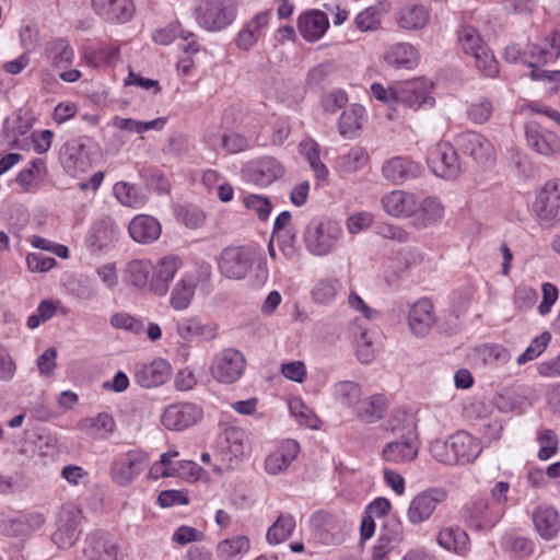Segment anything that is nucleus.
<instances>
[{
    "mask_svg": "<svg viewBox=\"0 0 560 560\" xmlns=\"http://www.w3.org/2000/svg\"><path fill=\"white\" fill-rule=\"evenodd\" d=\"M384 211L394 218H411L417 210L418 198L405 190H393L381 199Z\"/></svg>",
    "mask_w": 560,
    "mask_h": 560,
    "instance_id": "27",
    "label": "nucleus"
},
{
    "mask_svg": "<svg viewBox=\"0 0 560 560\" xmlns=\"http://www.w3.org/2000/svg\"><path fill=\"white\" fill-rule=\"evenodd\" d=\"M457 42L463 52L474 58L476 68L486 77L493 78L498 74V61L475 27L460 26L457 31Z\"/></svg>",
    "mask_w": 560,
    "mask_h": 560,
    "instance_id": "3",
    "label": "nucleus"
},
{
    "mask_svg": "<svg viewBox=\"0 0 560 560\" xmlns=\"http://www.w3.org/2000/svg\"><path fill=\"white\" fill-rule=\"evenodd\" d=\"M284 174L282 164L271 156H265L246 168L245 177L249 183L267 187Z\"/></svg>",
    "mask_w": 560,
    "mask_h": 560,
    "instance_id": "23",
    "label": "nucleus"
},
{
    "mask_svg": "<svg viewBox=\"0 0 560 560\" xmlns=\"http://www.w3.org/2000/svg\"><path fill=\"white\" fill-rule=\"evenodd\" d=\"M447 499L445 489L436 487L429 488L415 495L407 510V520L412 525L428 521L439 504Z\"/></svg>",
    "mask_w": 560,
    "mask_h": 560,
    "instance_id": "10",
    "label": "nucleus"
},
{
    "mask_svg": "<svg viewBox=\"0 0 560 560\" xmlns=\"http://www.w3.org/2000/svg\"><path fill=\"white\" fill-rule=\"evenodd\" d=\"M46 55L49 62L58 68L63 69L60 79L70 82V70H67L70 62V48L67 39H56L48 44Z\"/></svg>",
    "mask_w": 560,
    "mask_h": 560,
    "instance_id": "41",
    "label": "nucleus"
},
{
    "mask_svg": "<svg viewBox=\"0 0 560 560\" xmlns=\"http://www.w3.org/2000/svg\"><path fill=\"white\" fill-rule=\"evenodd\" d=\"M434 324V306L429 299H419L411 305L408 313V327L413 336L419 338L427 336Z\"/></svg>",
    "mask_w": 560,
    "mask_h": 560,
    "instance_id": "22",
    "label": "nucleus"
},
{
    "mask_svg": "<svg viewBox=\"0 0 560 560\" xmlns=\"http://www.w3.org/2000/svg\"><path fill=\"white\" fill-rule=\"evenodd\" d=\"M493 104L488 98L471 103L467 108V118L477 125L486 124L492 116Z\"/></svg>",
    "mask_w": 560,
    "mask_h": 560,
    "instance_id": "56",
    "label": "nucleus"
},
{
    "mask_svg": "<svg viewBox=\"0 0 560 560\" xmlns=\"http://www.w3.org/2000/svg\"><path fill=\"white\" fill-rule=\"evenodd\" d=\"M243 205L249 211L257 214L258 219L265 221L268 219L272 205L267 197L259 195H246L243 197Z\"/></svg>",
    "mask_w": 560,
    "mask_h": 560,
    "instance_id": "59",
    "label": "nucleus"
},
{
    "mask_svg": "<svg viewBox=\"0 0 560 560\" xmlns=\"http://www.w3.org/2000/svg\"><path fill=\"white\" fill-rule=\"evenodd\" d=\"M476 352L482 362L491 368H503L511 361L510 350L499 343L482 345Z\"/></svg>",
    "mask_w": 560,
    "mask_h": 560,
    "instance_id": "46",
    "label": "nucleus"
},
{
    "mask_svg": "<svg viewBox=\"0 0 560 560\" xmlns=\"http://www.w3.org/2000/svg\"><path fill=\"white\" fill-rule=\"evenodd\" d=\"M114 418L106 412L81 420L78 428L89 435L105 439L115 430Z\"/></svg>",
    "mask_w": 560,
    "mask_h": 560,
    "instance_id": "42",
    "label": "nucleus"
},
{
    "mask_svg": "<svg viewBox=\"0 0 560 560\" xmlns=\"http://www.w3.org/2000/svg\"><path fill=\"white\" fill-rule=\"evenodd\" d=\"M152 266L149 260L133 259L129 261L124 270L125 282L136 289H144L148 284Z\"/></svg>",
    "mask_w": 560,
    "mask_h": 560,
    "instance_id": "44",
    "label": "nucleus"
},
{
    "mask_svg": "<svg viewBox=\"0 0 560 560\" xmlns=\"http://www.w3.org/2000/svg\"><path fill=\"white\" fill-rule=\"evenodd\" d=\"M178 36L187 42L183 47L187 54H195L199 50L197 43L192 39L195 35L191 32L183 31L178 22L170 23L166 27L155 31L152 38L156 44L168 45Z\"/></svg>",
    "mask_w": 560,
    "mask_h": 560,
    "instance_id": "38",
    "label": "nucleus"
},
{
    "mask_svg": "<svg viewBox=\"0 0 560 560\" xmlns=\"http://www.w3.org/2000/svg\"><path fill=\"white\" fill-rule=\"evenodd\" d=\"M44 162L39 159L34 160L31 163V167L24 171H21L16 176V183L23 188L25 191H30L34 188L39 179L40 174L44 171Z\"/></svg>",
    "mask_w": 560,
    "mask_h": 560,
    "instance_id": "54",
    "label": "nucleus"
},
{
    "mask_svg": "<svg viewBox=\"0 0 560 560\" xmlns=\"http://www.w3.org/2000/svg\"><path fill=\"white\" fill-rule=\"evenodd\" d=\"M402 541L401 533L381 534L372 550V560H384V558Z\"/></svg>",
    "mask_w": 560,
    "mask_h": 560,
    "instance_id": "58",
    "label": "nucleus"
},
{
    "mask_svg": "<svg viewBox=\"0 0 560 560\" xmlns=\"http://www.w3.org/2000/svg\"><path fill=\"white\" fill-rule=\"evenodd\" d=\"M526 49V65L530 68L557 60L560 56V31H552L542 45L530 44Z\"/></svg>",
    "mask_w": 560,
    "mask_h": 560,
    "instance_id": "25",
    "label": "nucleus"
},
{
    "mask_svg": "<svg viewBox=\"0 0 560 560\" xmlns=\"http://www.w3.org/2000/svg\"><path fill=\"white\" fill-rule=\"evenodd\" d=\"M369 154L363 147L354 145L347 153L337 158V168L342 173H354L363 168L369 162Z\"/></svg>",
    "mask_w": 560,
    "mask_h": 560,
    "instance_id": "45",
    "label": "nucleus"
},
{
    "mask_svg": "<svg viewBox=\"0 0 560 560\" xmlns=\"http://www.w3.org/2000/svg\"><path fill=\"white\" fill-rule=\"evenodd\" d=\"M503 514V509L493 506L485 499H477L465 508V521L476 529L492 528Z\"/></svg>",
    "mask_w": 560,
    "mask_h": 560,
    "instance_id": "19",
    "label": "nucleus"
},
{
    "mask_svg": "<svg viewBox=\"0 0 560 560\" xmlns=\"http://www.w3.org/2000/svg\"><path fill=\"white\" fill-rule=\"evenodd\" d=\"M365 121V109L359 104H352L343 110L338 121L339 135L346 139H354Z\"/></svg>",
    "mask_w": 560,
    "mask_h": 560,
    "instance_id": "37",
    "label": "nucleus"
},
{
    "mask_svg": "<svg viewBox=\"0 0 560 560\" xmlns=\"http://www.w3.org/2000/svg\"><path fill=\"white\" fill-rule=\"evenodd\" d=\"M270 15V11L259 12L243 26L236 39L240 49L249 50L256 45L269 23Z\"/></svg>",
    "mask_w": 560,
    "mask_h": 560,
    "instance_id": "30",
    "label": "nucleus"
},
{
    "mask_svg": "<svg viewBox=\"0 0 560 560\" xmlns=\"http://www.w3.org/2000/svg\"><path fill=\"white\" fill-rule=\"evenodd\" d=\"M478 439L466 431H458L446 441H434L430 453L438 462L446 465H465L472 463L481 453Z\"/></svg>",
    "mask_w": 560,
    "mask_h": 560,
    "instance_id": "2",
    "label": "nucleus"
},
{
    "mask_svg": "<svg viewBox=\"0 0 560 560\" xmlns=\"http://www.w3.org/2000/svg\"><path fill=\"white\" fill-rule=\"evenodd\" d=\"M98 154L97 144L90 138L84 139L83 142L79 144V151L77 159L74 161L75 174L72 175L75 179H78V188L79 191L84 194L86 201L81 205V207L75 211L74 215V224L82 223L88 214V209L92 205L94 200V196L98 188L101 187L105 174L102 171L95 172L89 178H81L77 172H85L86 167L91 166L93 161Z\"/></svg>",
    "mask_w": 560,
    "mask_h": 560,
    "instance_id": "1",
    "label": "nucleus"
},
{
    "mask_svg": "<svg viewBox=\"0 0 560 560\" xmlns=\"http://www.w3.org/2000/svg\"><path fill=\"white\" fill-rule=\"evenodd\" d=\"M82 551L89 560H118L119 558L118 541L105 530L88 534Z\"/></svg>",
    "mask_w": 560,
    "mask_h": 560,
    "instance_id": "12",
    "label": "nucleus"
},
{
    "mask_svg": "<svg viewBox=\"0 0 560 560\" xmlns=\"http://www.w3.org/2000/svg\"><path fill=\"white\" fill-rule=\"evenodd\" d=\"M302 149L315 176L320 180L326 179L328 170L319 159L318 144L315 141H310L302 144Z\"/></svg>",
    "mask_w": 560,
    "mask_h": 560,
    "instance_id": "57",
    "label": "nucleus"
},
{
    "mask_svg": "<svg viewBox=\"0 0 560 560\" xmlns=\"http://www.w3.org/2000/svg\"><path fill=\"white\" fill-rule=\"evenodd\" d=\"M533 522L544 539H552L559 532V515L552 506H538L533 513Z\"/></svg>",
    "mask_w": 560,
    "mask_h": 560,
    "instance_id": "40",
    "label": "nucleus"
},
{
    "mask_svg": "<svg viewBox=\"0 0 560 560\" xmlns=\"http://www.w3.org/2000/svg\"><path fill=\"white\" fill-rule=\"evenodd\" d=\"M172 375L171 364L161 358L148 363L135 365V382L143 388H156L164 385Z\"/></svg>",
    "mask_w": 560,
    "mask_h": 560,
    "instance_id": "14",
    "label": "nucleus"
},
{
    "mask_svg": "<svg viewBox=\"0 0 560 560\" xmlns=\"http://www.w3.org/2000/svg\"><path fill=\"white\" fill-rule=\"evenodd\" d=\"M388 402L383 394H374L362 401L355 408L357 418L365 423H374L384 418Z\"/></svg>",
    "mask_w": 560,
    "mask_h": 560,
    "instance_id": "36",
    "label": "nucleus"
},
{
    "mask_svg": "<svg viewBox=\"0 0 560 560\" xmlns=\"http://www.w3.org/2000/svg\"><path fill=\"white\" fill-rule=\"evenodd\" d=\"M52 542L60 549L70 547V505L63 503L56 515V530L51 535Z\"/></svg>",
    "mask_w": 560,
    "mask_h": 560,
    "instance_id": "48",
    "label": "nucleus"
},
{
    "mask_svg": "<svg viewBox=\"0 0 560 560\" xmlns=\"http://www.w3.org/2000/svg\"><path fill=\"white\" fill-rule=\"evenodd\" d=\"M428 164L436 176L445 179H455L462 171L457 152L447 142L438 143L429 151Z\"/></svg>",
    "mask_w": 560,
    "mask_h": 560,
    "instance_id": "11",
    "label": "nucleus"
},
{
    "mask_svg": "<svg viewBox=\"0 0 560 560\" xmlns=\"http://www.w3.org/2000/svg\"><path fill=\"white\" fill-rule=\"evenodd\" d=\"M396 21L406 31H419L428 25L430 12L422 4H408L398 10Z\"/></svg>",
    "mask_w": 560,
    "mask_h": 560,
    "instance_id": "35",
    "label": "nucleus"
},
{
    "mask_svg": "<svg viewBox=\"0 0 560 560\" xmlns=\"http://www.w3.org/2000/svg\"><path fill=\"white\" fill-rule=\"evenodd\" d=\"M118 238V226L110 219H104L91 228L85 237V246L91 254L100 255L114 246Z\"/></svg>",
    "mask_w": 560,
    "mask_h": 560,
    "instance_id": "20",
    "label": "nucleus"
},
{
    "mask_svg": "<svg viewBox=\"0 0 560 560\" xmlns=\"http://www.w3.org/2000/svg\"><path fill=\"white\" fill-rule=\"evenodd\" d=\"M149 456L142 451H129L115 458L110 464L109 476L120 486L127 487L145 469Z\"/></svg>",
    "mask_w": 560,
    "mask_h": 560,
    "instance_id": "7",
    "label": "nucleus"
},
{
    "mask_svg": "<svg viewBox=\"0 0 560 560\" xmlns=\"http://www.w3.org/2000/svg\"><path fill=\"white\" fill-rule=\"evenodd\" d=\"M212 276V267L207 261H198L190 271H187L182 278L197 288L198 284L207 283Z\"/></svg>",
    "mask_w": 560,
    "mask_h": 560,
    "instance_id": "62",
    "label": "nucleus"
},
{
    "mask_svg": "<svg viewBox=\"0 0 560 560\" xmlns=\"http://www.w3.org/2000/svg\"><path fill=\"white\" fill-rule=\"evenodd\" d=\"M235 18L233 0H202L196 9L197 23L207 31H221Z\"/></svg>",
    "mask_w": 560,
    "mask_h": 560,
    "instance_id": "5",
    "label": "nucleus"
},
{
    "mask_svg": "<svg viewBox=\"0 0 560 560\" xmlns=\"http://www.w3.org/2000/svg\"><path fill=\"white\" fill-rule=\"evenodd\" d=\"M537 441L540 444L538 458L547 460L558 452V438L553 430L545 429L539 432Z\"/></svg>",
    "mask_w": 560,
    "mask_h": 560,
    "instance_id": "60",
    "label": "nucleus"
},
{
    "mask_svg": "<svg viewBox=\"0 0 560 560\" xmlns=\"http://www.w3.org/2000/svg\"><path fill=\"white\" fill-rule=\"evenodd\" d=\"M221 144L222 150L226 153L234 154L246 150L248 148V140L245 136L234 131L223 132Z\"/></svg>",
    "mask_w": 560,
    "mask_h": 560,
    "instance_id": "63",
    "label": "nucleus"
},
{
    "mask_svg": "<svg viewBox=\"0 0 560 560\" xmlns=\"http://www.w3.org/2000/svg\"><path fill=\"white\" fill-rule=\"evenodd\" d=\"M436 540L443 549L458 556H465L470 550V540L467 533L456 525L441 528Z\"/></svg>",
    "mask_w": 560,
    "mask_h": 560,
    "instance_id": "34",
    "label": "nucleus"
},
{
    "mask_svg": "<svg viewBox=\"0 0 560 560\" xmlns=\"http://www.w3.org/2000/svg\"><path fill=\"white\" fill-rule=\"evenodd\" d=\"M202 410L191 402H177L167 406L162 415V424L167 430L182 431L198 423Z\"/></svg>",
    "mask_w": 560,
    "mask_h": 560,
    "instance_id": "13",
    "label": "nucleus"
},
{
    "mask_svg": "<svg viewBox=\"0 0 560 560\" xmlns=\"http://www.w3.org/2000/svg\"><path fill=\"white\" fill-rule=\"evenodd\" d=\"M182 259L176 255H167L159 260L153 271L150 290L156 295L163 296L168 291V284L182 267Z\"/></svg>",
    "mask_w": 560,
    "mask_h": 560,
    "instance_id": "26",
    "label": "nucleus"
},
{
    "mask_svg": "<svg viewBox=\"0 0 560 560\" xmlns=\"http://www.w3.org/2000/svg\"><path fill=\"white\" fill-rule=\"evenodd\" d=\"M331 390L335 399L346 407L359 404L362 395L361 386L352 381L337 382Z\"/></svg>",
    "mask_w": 560,
    "mask_h": 560,
    "instance_id": "51",
    "label": "nucleus"
},
{
    "mask_svg": "<svg viewBox=\"0 0 560 560\" xmlns=\"http://www.w3.org/2000/svg\"><path fill=\"white\" fill-rule=\"evenodd\" d=\"M382 174L385 179L394 184H401L418 177L421 174V166L409 158L394 156L383 164Z\"/></svg>",
    "mask_w": 560,
    "mask_h": 560,
    "instance_id": "28",
    "label": "nucleus"
},
{
    "mask_svg": "<svg viewBox=\"0 0 560 560\" xmlns=\"http://www.w3.org/2000/svg\"><path fill=\"white\" fill-rule=\"evenodd\" d=\"M537 220L542 224L560 221V179L547 180L538 190L533 206Z\"/></svg>",
    "mask_w": 560,
    "mask_h": 560,
    "instance_id": "9",
    "label": "nucleus"
},
{
    "mask_svg": "<svg viewBox=\"0 0 560 560\" xmlns=\"http://www.w3.org/2000/svg\"><path fill=\"white\" fill-rule=\"evenodd\" d=\"M342 234L340 224L332 220H312L304 233L306 249L315 256L328 255Z\"/></svg>",
    "mask_w": 560,
    "mask_h": 560,
    "instance_id": "4",
    "label": "nucleus"
},
{
    "mask_svg": "<svg viewBox=\"0 0 560 560\" xmlns=\"http://www.w3.org/2000/svg\"><path fill=\"white\" fill-rule=\"evenodd\" d=\"M420 443L415 432L408 431L399 440L384 445L382 458L393 464H407L415 460L419 454Z\"/></svg>",
    "mask_w": 560,
    "mask_h": 560,
    "instance_id": "18",
    "label": "nucleus"
},
{
    "mask_svg": "<svg viewBox=\"0 0 560 560\" xmlns=\"http://www.w3.org/2000/svg\"><path fill=\"white\" fill-rule=\"evenodd\" d=\"M341 283L338 279L328 278L319 280L312 289V299L315 303L327 305L335 301Z\"/></svg>",
    "mask_w": 560,
    "mask_h": 560,
    "instance_id": "52",
    "label": "nucleus"
},
{
    "mask_svg": "<svg viewBox=\"0 0 560 560\" xmlns=\"http://www.w3.org/2000/svg\"><path fill=\"white\" fill-rule=\"evenodd\" d=\"M329 27V21L320 10H308L298 20V30L307 42H316L324 36Z\"/></svg>",
    "mask_w": 560,
    "mask_h": 560,
    "instance_id": "29",
    "label": "nucleus"
},
{
    "mask_svg": "<svg viewBox=\"0 0 560 560\" xmlns=\"http://www.w3.org/2000/svg\"><path fill=\"white\" fill-rule=\"evenodd\" d=\"M58 308V303L44 300L39 303L36 311L31 314L27 318L26 325L30 329H35L39 327L42 324L49 320L56 313Z\"/></svg>",
    "mask_w": 560,
    "mask_h": 560,
    "instance_id": "55",
    "label": "nucleus"
},
{
    "mask_svg": "<svg viewBox=\"0 0 560 560\" xmlns=\"http://www.w3.org/2000/svg\"><path fill=\"white\" fill-rule=\"evenodd\" d=\"M131 238L141 244L156 241L161 235L160 222L151 215H136L128 226Z\"/></svg>",
    "mask_w": 560,
    "mask_h": 560,
    "instance_id": "31",
    "label": "nucleus"
},
{
    "mask_svg": "<svg viewBox=\"0 0 560 560\" xmlns=\"http://www.w3.org/2000/svg\"><path fill=\"white\" fill-rule=\"evenodd\" d=\"M355 25L362 32L375 31L381 25V10L376 7H369L355 18Z\"/></svg>",
    "mask_w": 560,
    "mask_h": 560,
    "instance_id": "61",
    "label": "nucleus"
},
{
    "mask_svg": "<svg viewBox=\"0 0 560 560\" xmlns=\"http://www.w3.org/2000/svg\"><path fill=\"white\" fill-rule=\"evenodd\" d=\"M398 102L409 107L434 105L431 96L433 84L430 80L418 78L406 82H397Z\"/></svg>",
    "mask_w": 560,
    "mask_h": 560,
    "instance_id": "15",
    "label": "nucleus"
},
{
    "mask_svg": "<svg viewBox=\"0 0 560 560\" xmlns=\"http://www.w3.org/2000/svg\"><path fill=\"white\" fill-rule=\"evenodd\" d=\"M113 194L120 205L135 209L142 208L148 200L147 195L137 186L122 180L114 185Z\"/></svg>",
    "mask_w": 560,
    "mask_h": 560,
    "instance_id": "43",
    "label": "nucleus"
},
{
    "mask_svg": "<svg viewBox=\"0 0 560 560\" xmlns=\"http://www.w3.org/2000/svg\"><path fill=\"white\" fill-rule=\"evenodd\" d=\"M456 142L464 153L479 163H487L494 160V147L483 135L477 131L460 133Z\"/></svg>",
    "mask_w": 560,
    "mask_h": 560,
    "instance_id": "21",
    "label": "nucleus"
},
{
    "mask_svg": "<svg viewBox=\"0 0 560 560\" xmlns=\"http://www.w3.org/2000/svg\"><path fill=\"white\" fill-rule=\"evenodd\" d=\"M94 13L109 24H125L136 13L133 0H91Z\"/></svg>",
    "mask_w": 560,
    "mask_h": 560,
    "instance_id": "16",
    "label": "nucleus"
},
{
    "mask_svg": "<svg viewBox=\"0 0 560 560\" xmlns=\"http://www.w3.org/2000/svg\"><path fill=\"white\" fill-rule=\"evenodd\" d=\"M525 136L530 149L544 156H552L560 153V138L547 130L540 122L532 120L525 125Z\"/></svg>",
    "mask_w": 560,
    "mask_h": 560,
    "instance_id": "17",
    "label": "nucleus"
},
{
    "mask_svg": "<svg viewBox=\"0 0 560 560\" xmlns=\"http://www.w3.org/2000/svg\"><path fill=\"white\" fill-rule=\"evenodd\" d=\"M253 254L248 248L229 246L222 249L218 258L219 272L230 280H242L252 270Z\"/></svg>",
    "mask_w": 560,
    "mask_h": 560,
    "instance_id": "8",
    "label": "nucleus"
},
{
    "mask_svg": "<svg viewBox=\"0 0 560 560\" xmlns=\"http://www.w3.org/2000/svg\"><path fill=\"white\" fill-rule=\"evenodd\" d=\"M550 339L551 336L548 331H544L539 336L535 337L526 350L517 357L516 363L518 365H524L527 362L537 359L546 350Z\"/></svg>",
    "mask_w": 560,
    "mask_h": 560,
    "instance_id": "53",
    "label": "nucleus"
},
{
    "mask_svg": "<svg viewBox=\"0 0 560 560\" xmlns=\"http://www.w3.org/2000/svg\"><path fill=\"white\" fill-rule=\"evenodd\" d=\"M194 284L180 278L173 287L170 295V305L175 311H184L189 307L195 296Z\"/></svg>",
    "mask_w": 560,
    "mask_h": 560,
    "instance_id": "50",
    "label": "nucleus"
},
{
    "mask_svg": "<svg viewBox=\"0 0 560 560\" xmlns=\"http://www.w3.org/2000/svg\"><path fill=\"white\" fill-rule=\"evenodd\" d=\"M300 445L295 440H284L266 457L265 470L268 475H279L285 471L296 459Z\"/></svg>",
    "mask_w": 560,
    "mask_h": 560,
    "instance_id": "24",
    "label": "nucleus"
},
{
    "mask_svg": "<svg viewBox=\"0 0 560 560\" xmlns=\"http://www.w3.org/2000/svg\"><path fill=\"white\" fill-rule=\"evenodd\" d=\"M348 103V94L343 90H334L322 98V106L326 113L334 114Z\"/></svg>",
    "mask_w": 560,
    "mask_h": 560,
    "instance_id": "64",
    "label": "nucleus"
},
{
    "mask_svg": "<svg viewBox=\"0 0 560 560\" xmlns=\"http://www.w3.org/2000/svg\"><path fill=\"white\" fill-rule=\"evenodd\" d=\"M385 62L395 69H412L418 63L416 48L408 43L392 46L384 55Z\"/></svg>",
    "mask_w": 560,
    "mask_h": 560,
    "instance_id": "39",
    "label": "nucleus"
},
{
    "mask_svg": "<svg viewBox=\"0 0 560 560\" xmlns=\"http://www.w3.org/2000/svg\"><path fill=\"white\" fill-rule=\"evenodd\" d=\"M223 456L226 460L240 459L249 453V441L246 432L237 427L224 430Z\"/></svg>",
    "mask_w": 560,
    "mask_h": 560,
    "instance_id": "32",
    "label": "nucleus"
},
{
    "mask_svg": "<svg viewBox=\"0 0 560 560\" xmlns=\"http://www.w3.org/2000/svg\"><path fill=\"white\" fill-rule=\"evenodd\" d=\"M246 361L243 353L228 348L214 355L210 365L212 377L222 384L235 383L244 373Z\"/></svg>",
    "mask_w": 560,
    "mask_h": 560,
    "instance_id": "6",
    "label": "nucleus"
},
{
    "mask_svg": "<svg viewBox=\"0 0 560 560\" xmlns=\"http://www.w3.org/2000/svg\"><path fill=\"white\" fill-rule=\"evenodd\" d=\"M443 215L444 207L440 199L429 196L421 201L418 200L417 210L411 218L415 226L423 229L438 223Z\"/></svg>",
    "mask_w": 560,
    "mask_h": 560,
    "instance_id": "33",
    "label": "nucleus"
},
{
    "mask_svg": "<svg viewBox=\"0 0 560 560\" xmlns=\"http://www.w3.org/2000/svg\"><path fill=\"white\" fill-rule=\"evenodd\" d=\"M249 549V540L246 536L226 538L218 544L217 553L221 560H237Z\"/></svg>",
    "mask_w": 560,
    "mask_h": 560,
    "instance_id": "49",
    "label": "nucleus"
},
{
    "mask_svg": "<svg viewBox=\"0 0 560 560\" xmlns=\"http://www.w3.org/2000/svg\"><path fill=\"white\" fill-rule=\"evenodd\" d=\"M295 528V520L291 514H280L268 528L266 538L271 545H279L288 540Z\"/></svg>",
    "mask_w": 560,
    "mask_h": 560,
    "instance_id": "47",
    "label": "nucleus"
}]
</instances>
